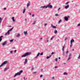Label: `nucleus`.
Wrapping results in <instances>:
<instances>
[{"label": "nucleus", "mask_w": 80, "mask_h": 80, "mask_svg": "<svg viewBox=\"0 0 80 80\" xmlns=\"http://www.w3.org/2000/svg\"><path fill=\"white\" fill-rule=\"evenodd\" d=\"M72 43H70V47H72Z\"/></svg>", "instance_id": "obj_38"}, {"label": "nucleus", "mask_w": 80, "mask_h": 80, "mask_svg": "<svg viewBox=\"0 0 80 80\" xmlns=\"http://www.w3.org/2000/svg\"><path fill=\"white\" fill-rule=\"evenodd\" d=\"M7 62H8V61H6L2 63L1 65V66L2 67L4 65H5Z\"/></svg>", "instance_id": "obj_7"}, {"label": "nucleus", "mask_w": 80, "mask_h": 80, "mask_svg": "<svg viewBox=\"0 0 80 80\" xmlns=\"http://www.w3.org/2000/svg\"><path fill=\"white\" fill-rule=\"evenodd\" d=\"M56 8V7H54V8Z\"/></svg>", "instance_id": "obj_64"}, {"label": "nucleus", "mask_w": 80, "mask_h": 80, "mask_svg": "<svg viewBox=\"0 0 80 80\" xmlns=\"http://www.w3.org/2000/svg\"><path fill=\"white\" fill-rule=\"evenodd\" d=\"M3 37V36H0V42L2 41V37Z\"/></svg>", "instance_id": "obj_16"}, {"label": "nucleus", "mask_w": 80, "mask_h": 80, "mask_svg": "<svg viewBox=\"0 0 80 80\" xmlns=\"http://www.w3.org/2000/svg\"><path fill=\"white\" fill-rule=\"evenodd\" d=\"M69 8V5H68L67 6H66L65 7V9H67V8Z\"/></svg>", "instance_id": "obj_12"}, {"label": "nucleus", "mask_w": 80, "mask_h": 80, "mask_svg": "<svg viewBox=\"0 0 80 80\" xmlns=\"http://www.w3.org/2000/svg\"><path fill=\"white\" fill-rule=\"evenodd\" d=\"M71 56H72V54H71V53H70L69 57H71Z\"/></svg>", "instance_id": "obj_32"}, {"label": "nucleus", "mask_w": 80, "mask_h": 80, "mask_svg": "<svg viewBox=\"0 0 80 80\" xmlns=\"http://www.w3.org/2000/svg\"><path fill=\"white\" fill-rule=\"evenodd\" d=\"M14 28L13 27H12V28L11 29L9 30L8 31V32L5 34V35H7V34H8V35H9L10 34V32H11V31H12V30H13V29Z\"/></svg>", "instance_id": "obj_4"}, {"label": "nucleus", "mask_w": 80, "mask_h": 80, "mask_svg": "<svg viewBox=\"0 0 80 80\" xmlns=\"http://www.w3.org/2000/svg\"><path fill=\"white\" fill-rule=\"evenodd\" d=\"M58 59H60V57H59V58H58Z\"/></svg>", "instance_id": "obj_59"}, {"label": "nucleus", "mask_w": 80, "mask_h": 80, "mask_svg": "<svg viewBox=\"0 0 80 80\" xmlns=\"http://www.w3.org/2000/svg\"><path fill=\"white\" fill-rule=\"evenodd\" d=\"M41 72H42V69H41Z\"/></svg>", "instance_id": "obj_63"}, {"label": "nucleus", "mask_w": 80, "mask_h": 80, "mask_svg": "<svg viewBox=\"0 0 80 80\" xmlns=\"http://www.w3.org/2000/svg\"><path fill=\"white\" fill-rule=\"evenodd\" d=\"M54 37H55V36H54L52 37V38H54Z\"/></svg>", "instance_id": "obj_48"}, {"label": "nucleus", "mask_w": 80, "mask_h": 80, "mask_svg": "<svg viewBox=\"0 0 80 80\" xmlns=\"http://www.w3.org/2000/svg\"><path fill=\"white\" fill-rule=\"evenodd\" d=\"M33 73H35V74L37 73V72H33Z\"/></svg>", "instance_id": "obj_43"}, {"label": "nucleus", "mask_w": 80, "mask_h": 80, "mask_svg": "<svg viewBox=\"0 0 80 80\" xmlns=\"http://www.w3.org/2000/svg\"><path fill=\"white\" fill-rule=\"evenodd\" d=\"M69 3V2H66V5H68V4Z\"/></svg>", "instance_id": "obj_36"}, {"label": "nucleus", "mask_w": 80, "mask_h": 80, "mask_svg": "<svg viewBox=\"0 0 80 80\" xmlns=\"http://www.w3.org/2000/svg\"><path fill=\"white\" fill-rule=\"evenodd\" d=\"M40 39H41V40H42V39H43V38H40Z\"/></svg>", "instance_id": "obj_56"}, {"label": "nucleus", "mask_w": 80, "mask_h": 80, "mask_svg": "<svg viewBox=\"0 0 80 80\" xmlns=\"http://www.w3.org/2000/svg\"><path fill=\"white\" fill-rule=\"evenodd\" d=\"M24 35H27V31H26V32L24 31Z\"/></svg>", "instance_id": "obj_21"}, {"label": "nucleus", "mask_w": 80, "mask_h": 80, "mask_svg": "<svg viewBox=\"0 0 80 80\" xmlns=\"http://www.w3.org/2000/svg\"><path fill=\"white\" fill-rule=\"evenodd\" d=\"M51 27L52 28H56V27L55 26H54L53 25V24H51Z\"/></svg>", "instance_id": "obj_17"}, {"label": "nucleus", "mask_w": 80, "mask_h": 80, "mask_svg": "<svg viewBox=\"0 0 80 80\" xmlns=\"http://www.w3.org/2000/svg\"><path fill=\"white\" fill-rule=\"evenodd\" d=\"M23 79L24 80H25V77H24V78H23Z\"/></svg>", "instance_id": "obj_50"}, {"label": "nucleus", "mask_w": 80, "mask_h": 80, "mask_svg": "<svg viewBox=\"0 0 80 80\" xmlns=\"http://www.w3.org/2000/svg\"><path fill=\"white\" fill-rule=\"evenodd\" d=\"M80 58V54H79V56L78 57V59H79V58Z\"/></svg>", "instance_id": "obj_34"}, {"label": "nucleus", "mask_w": 80, "mask_h": 80, "mask_svg": "<svg viewBox=\"0 0 80 80\" xmlns=\"http://www.w3.org/2000/svg\"><path fill=\"white\" fill-rule=\"evenodd\" d=\"M14 18H15L14 17H12V20L13 22H14L15 21V19H14Z\"/></svg>", "instance_id": "obj_19"}, {"label": "nucleus", "mask_w": 80, "mask_h": 80, "mask_svg": "<svg viewBox=\"0 0 80 80\" xmlns=\"http://www.w3.org/2000/svg\"><path fill=\"white\" fill-rule=\"evenodd\" d=\"M48 39H49V38H47V42H48V41H49Z\"/></svg>", "instance_id": "obj_31"}, {"label": "nucleus", "mask_w": 80, "mask_h": 80, "mask_svg": "<svg viewBox=\"0 0 80 80\" xmlns=\"http://www.w3.org/2000/svg\"><path fill=\"white\" fill-rule=\"evenodd\" d=\"M51 40H53V38H51Z\"/></svg>", "instance_id": "obj_55"}, {"label": "nucleus", "mask_w": 80, "mask_h": 80, "mask_svg": "<svg viewBox=\"0 0 80 80\" xmlns=\"http://www.w3.org/2000/svg\"><path fill=\"white\" fill-rule=\"evenodd\" d=\"M30 2L28 1V2L27 4V7H29V6H30Z\"/></svg>", "instance_id": "obj_10"}, {"label": "nucleus", "mask_w": 80, "mask_h": 80, "mask_svg": "<svg viewBox=\"0 0 80 80\" xmlns=\"http://www.w3.org/2000/svg\"><path fill=\"white\" fill-rule=\"evenodd\" d=\"M27 63V59H26L24 63V64H25L26 63Z\"/></svg>", "instance_id": "obj_20"}, {"label": "nucleus", "mask_w": 80, "mask_h": 80, "mask_svg": "<svg viewBox=\"0 0 80 80\" xmlns=\"http://www.w3.org/2000/svg\"><path fill=\"white\" fill-rule=\"evenodd\" d=\"M68 51H67L66 52V53H68Z\"/></svg>", "instance_id": "obj_51"}, {"label": "nucleus", "mask_w": 80, "mask_h": 80, "mask_svg": "<svg viewBox=\"0 0 80 80\" xmlns=\"http://www.w3.org/2000/svg\"><path fill=\"white\" fill-rule=\"evenodd\" d=\"M55 16H56V17H58V14H55Z\"/></svg>", "instance_id": "obj_35"}, {"label": "nucleus", "mask_w": 80, "mask_h": 80, "mask_svg": "<svg viewBox=\"0 0 80 80\" xmlns=\"http://www.w3.org/2000/svg\"><path fill=\"white\" fill-rule=\"evenodd\" d=\"M23 72V70H21L19 72H18L17 73H15V75L14 76V77H15L17 75H20L21 73Z\"/></svg>", "instance_id": "obj_2"}, {"label": "nucleus", "mask_w": 80, "mask_h": 80, "mask_svg": "<svg viewBox=\"0 0 80 80\" xmlns=\"http://www.w3.org/2000/svg\"><path fill=\"white\" fill-rule=\"evenodd\" d=\"M9 27H11V26H9Z\"/></svg>", "instance_id": "obj_62"}, {"label": "nucleus", "mask_w": 80, "mask_h": 80, "mask_svg": "<svg viewBox=\"0 0 80 80\" xmlns=\"http://www.w3.org/2000/svg\"><path fill=\"white\" fill-rule=\"evenodd\" d=\"M55 68H57V67L56 66V67H55Z\"/></svg>", "instance_id": "obj_54"}, {"label": "nucleus", "mask_w": 80, "mask_h": 80, "mask_svg": "<svg viewBox=\"0 0 80 80\" xmlns=\"http://www.w3.org/2000/svg\"><path fill=\"white\" fill-rule=\"evenodd\" d=\"M17 52V50H15L14 51V53H16V52Z\"/></svg>", "instance_id": "obj_49"}, {"label": "nucleus", "mask_w": 80, "mask_h": 80, "mask_svg": "<svg viewBox=\"0 0 80 80\" xmlns=\"http://www.w3.org/2000/svg\"><path fill=\"white\" fill-rule=\"evenodd\" d=\"M2 20H3V19H2V18H0V24L1 23H2Z\"/></svg>", "instance_id": "obj_18"}, {"label": "nucleus", "mask_w": 80, "mask_h": 80, "mask_svg": "<svg viewBox=\"0 0 80 80\" xmlns=\"http://www.w3.org/2000/svg\"><path fill=\"white\" fill-rule=\"evenodd\" d=\"M43 53L42 52L41 53H40V52L38 53L37 56L36 57H35V58H37V57H39V55H43Z\"/></svg>", "instance_id": "obj_6"}, {"label": "nucleus", "mask_w": 80, "mask_h": 80, "mask_svg": "<svg viewBox=\"0 0 80 80\" xmlns=\"http://www.w3.org/2000/svg\"><path fill=\"white\" fill-rule=\"evenodd\" d=\"M12 52H13V51H11L10 52V53H12Z\"/></svg>", "instance_id": "obj_42"}, {"label": "nucleus", "mask_w": 80, "mask_h": 80, "mask_svg": "<svg viewBox=\"0 0 80 80\" xmlns=\"http://www.w3.org/2000/svg\"><path fill=\"white\" fill-rule=\"evenodd\" d=\"M30 54V52H27L26 53H25L24 54H23L22 55L21 57H25L26 56H28V55H29Z\"/></svg>", "instance_id": "obj_3"}, {"label": "nucleus", "mask_w": 80, "mask_h": 80, "mask_svg": "<svg viewBox=\"0 0 80 80\" xmlns=\"http://www.w3.org/2000/svg\"><path fill=\"white\" fill-rule=\"evenodd\" d=\"M31 70H34L33 67H32V68Z\"/></svg>", "instance_id": "obj_41"}, {"label": "nucleus", "mask_w": 80, "mask_h": 80, "mask_svg": "<svg viewBox=\"0 0 80 80\" xmlns=\"http://www.w3.org/2000/svg\"><path fill=\"white\" fill-rule=\"evenodd\" d=\"M51 57H52V55H50L49 56H47V57H46V59H48V58H51Z\"/></svg>", "instance_id": "obj_14"}, {"label": "nucleus", "mask_w": 80, "mask_h": 80, "mask_svg": "<svg viewBox=\"0 0 80 80\" xmlns=\"http://www.w3.org/2000/svg\"><path fill=\"white\" fill-rule=\"evenodd\" d=\"M53 79H54V77H52V80H53Z\"/></svg>", "instance_id": "obj_52"}, {"label": "nucleus", "mask_w": 80, "mask_h": 80, "mask_svg": "<svg viewBox=\"0 0 80 80\" xmlns=\"http://www.w3.org/2000/svg\"><path fill=\"white\" fill-rule=\"evenodd\" d=\"M25 20H26V22H27V19H25Z\"/></svg>", "instance_id": "obj_57"}, {"label": "nucleus", "mask_w": 80, "mask_h": 80, "mask_svg": "<svg viewBox=\"0 0 80 80\" xmlns=\"http://www.w3.org/2000/svg\"><path fill=\"white\" fill-rule=\"evenodd\" d=\"M58 59H57V58H56L55 59V62H57L58 60Z\"/></svg>", "instance_id": "obj_33"}, {"label": "nucleus", "mask_w": 80, "mask_h": 80, "mask_svg": "<svg viewBox=\"0 0 80 80\" xmlns=\"http://www.w3.org/2000/svg\"><path fill=\"white\" fill-rule=\"evenodd\" d=\"M20 34H18V35H16V37H20Z\"/></svg>", "instance_id": "obj_26"}, {"label": "nucleus", "mask_w": 80, "mask_h": 80, "mask_svg": "<svg viewBox=\"0 0 80 80\" xmlns=\"http://www.w3.org/2000/svg\"><path fill=\"white\" fill-rule=\"evenodd\" d=\"M64 75H68V73L66 72H64V73H63Z\"/></svg>", "instance_id": "obj_24"}, {"label": "nucleus", "mask_w": 80, "mask_h": 80, "mask_svg": "<svg viewBox=\"0 0 80 80\" xmlns=\"http://www.w3.org/2000/svg\"><path fill=\"white\" fill-rule=\"evenodd\" d=\"M64 19L65 21H68V18L66 16L64 18Z\"/></svg>", "instance_id": "obj_8"}, {"label": "nucleus", "mask_w": 80, "mask_h": 80, "mask_svg": "<svg viewBox=\"0 0 80 80\" xmlns=\"http://www.w3.org/2000/svg\"><path fill=\"white\" fill-rule=\"evenodd\" d=\"M36 22L35 21H34V22L33 23V25H35V22Z\"/></svg>", "instance_id": "obj_39"}, {"label": "nucleus", "mask_w": 80, "mask_h": 80, "mask_svg": "<svg viewBox=\"0 0 80 80\" xmlns=\"http://www.w3.org/2000/svg\"><path fill=\"white\" fill-rule=\"evenodd\" d=\"M67 38H65V40H67Z\"/></svg>", "instance_id": "obj_44"}, {"label": "nucleus", "mask_w": 80, "mask_h": 80, "mask_svg": "<svg viewBox=\"0 0 80 80\" xmlns=\"http://www.w3.org/2000/svg\"><path fill=\"white\" fill-rule=\"evenodd\" d=\"M13 39H12L10 40V42H13Z\"/></svg>", "instance_id": "obj_29"}, {"label": "nucleus", "mask_w": 80, "mask_h": 80, "mask_svg": "<svg viewBox=\"0 0 80 80\" xmlns=\"http://www.w3.org/2000/svg\"><path fill=\"white\" fill-rule=\"evenodd\" d=\"M52 55H53V54H55V52H52L51 54Z\"/></svg>", "instance_id": "obj_28"}, {"label": "nucleus", "mask_w": 80, "mask_h": 80, "mask_svg": "<svg viewBox=\"0 0 80 80\" xmlns=\"http://www.w3.org/2000/svg\"><path fill=\"white\" fill-rule=\"evenodd\" d=\"M52 8V6L51 5V3H49L46 6V8Z\"/></svg>", "instance_id": "obj_5"}, {"label": "nucleus", "mask_w": 80, "mask_h": 80, "mask_svg": "<svg viewBox=\"0 0 80 80\" xmlns=\"http://www.w3.org/2000/svg\"><path fill=\"white\" fill-rule=\"evenodd\" d=\"M9 68L8 67V68H5L4 69V70L5 72V71L7 70H8V69H9Z\"/></svg>", "instance_id": "obj_13"}, {"label": "nucleus", "mask_w": 80, "mask_h": 80, "mask_svg": "<svg viewBox=\"0 0 80 80\" xmlns=\"http://www.w3.org/2000/svg\"><path fill=\"white\" fill-rule=\"evenodd\" d=\"M6 8H4V10H6Z\"/></svg>", "instance_id": "obj_53"}, {"label": "nucleus", "mask_w": 80, "mask_h": 80, "mask_svg": "<svg viewBox=\"0 0 80 80\" xmlns=\"http://www.w3.org/2000/svg\"><path fill=\"white\" fill-rule=\"evenodd\" d=\"M29 13L30 15H31V13Z\"/></svg>", "instance_id": "obj_58"}, {"label": "nucleus", "mask_w": 80, "mask_h": 80, "mask_svg": "<svg viewBox=\"0 0 80 80\" xmlns=\"http://www.w3.org/2000/svg\"><path fill=\"white\" fill-rule=\"evenodd\" d=\"M47 25V23H45L44 24V26H46Z\"/></svg>", "instance_id": "obj_46"}, {"label": "nucleus", "mask_w": 80, "mask_h": 80, "mask_svg": "<svg viewBox=\"0 0 80 80\" xmlns=\"http://www.w3.org/2000/svg\"><path fill=\"white\" fill-rule=\"evenodd\" d=\"M61 8H58V11H59V10H60Z\"/></svg>", "instance_id": "obj_37"}, {"label": "nucleus", "mask_w": 80, "mask_h": 80, "mask_svg": "<svg viewBox=\"0 0 80 80\" xmlns=\"http://www.w3.org/2000/svg\"><path fill=\"white\" fill-rule=\"evenodd\" d=\"M64 48H65V44L63 45L62 48V50H64Z\"/></svg>", "instance_id": "obj_25"}, {"label": "nucleus", "mask_w": 80, "mask_h": 80, "mask_svg": "<svg viewBox=\"0 0 80 80\" xmlns=\"http://www.w3.org/2000/svg\"><path fill=\"white\" fill-rule=\"evenodd\" d=\"M71 58V57H69L68 58V60H69Z\"/></svg>", "instance_id": "obj_30"}, {"label": "nucleus", "mask_w": 80, "mask_h": 80, "mask_svg": "<svg viewBox=\"0 0 80 80\" xmlns=\"http://www.w3.org/2000/svg\"><path fill=\"white\" fill-rule=\"evenodd\" d=\"M34 14H33L32 15V17H34Z\"/></svg>", "instance_id": "obj_47"}, {"label": "nucleus", "mask_w": 80, "mask_h": 80, "mask_svg": "<svg viewBox=\"0 0 80 80\" xmlns=\"http://www.w3.org/2000/svg\"><path fill=\"white\" fill-rule=\"evenodd\" d=\"M6 44H7V41H5L2 43V46H4L5 45H6Z\"/></svg>", "instance_id": "obj_9"}, {"label": "nucleus", "mask_w": 80, "mask_h": 80, "mask_svg": "<svg viewBox=\"0 0 80 80\" xmlns=\"http://www.w3.org/2000/svg\"><path fill=\"white\" fill-rule=\"evenodd\" d=\"M23 72V70H21L19 72H18L17 73H15V75L14 76V77H15L17 75H20L21 73Z\"/></svg>", "instance_id": "obj_1"}, {"label": "nucleus", "mask_w": 80, "mask_h": 80, "mask_svg": "<svg viewBox=\"0 0 80 80\" xmlns=\"http://www.w3.org/2000/svg\"><path fill=\"white\" fill-rule=\"evenodd\" d=\"M54 33L55 34H56V33H57V30H55L54 31Z\"/></svg>", "instance_id": "obj_23"}, {"label": "nucleus", "mask_w": 80, "mask_h": 80, "mask_svg": "<svg viewBox=\"0 0 80 80\" xmlns=\"http://www.w3.org/2000/svg\"><path fill=\"white\" fill-rule=\"evenodd\" d=\"M63 55H64L65 54L64 53V52H63Z\"/></svg>", "instance_id": "obj_61"}, {"label": "nucleus", "mask_w": 80, "mask_h": 80, "mask_svg": "<svg viewBox=\"0 0 80 80\" xmlns=\"http://www.w3.org/2000/svg\"><path fill=\"white\" fill-rule=\"evenodd\" d=\"M78 26H80V23H79V24L78 25Z\"/></svg>", "instance_id": "obj_45"}, {"label": "nucleus", "mask_w": 80, "mask_h": 80, "mask_svg": "<svg viewBox=\"0 0 80 80\" xmlns=\"http://www.w3.org/2000/svg\"><path fill=\"white\" fill-rule=\"evenodd\" d=\"M74 42V39H72L71 40V42H70V43H72V44L73 42Z\"/></svg>", "instance_id": "obj_11"}, {"label": "nucleus", "mask_w": 80, "mask_h": 80, "mask_svg": "<svg viewBox=\"0 0 80 80\" xmlns=\"http://www.w3.org/2000/svg\"><path fill=\"white\" fill-rule=\"evenodd\" d=\"M25 11H26V9H24L23 11V13H24L25 12Z\"/></svg>", "instance_id": "obj_22"}, {"label": "nucleus", "mask_w": 80, "mask_h": 80, "mask_svg": "<svg viewBox=\"0 0 80 80\" xmlns=\"http://www.w3.org/2000/svg\"><path fill=\"white\" fill-rule=\"evenodd\" d=\"M1 67H2V66L1 65L0 66V68Z\"/></svg>", "instance_id": "obj_60"}, {"label": "nucleus", "mask_w": 80, "mask_h": 80, "mask_svg": "<svg viewBox=\"0 0 80 80\" xmlns=\"http://www.w3.org/2000/svg\"><path fill=\"white\" fill-rule=\"evenodd\" d=\"M42 77H43V75H42V74H41L40 76V77L41 78Z\"/></svg>", "instance_id": "obj_40"}, {"label": "nucleus", "mask_w": 80, "mask_h": 80, "mask_svg": "<svg viewBox=\"0 0 80 80\" xmlns=\"http://www.w3.org/2000/svg\"><path fill=\"white\" fill-rule=\"evenodd\" d=\"M61 22H62V19L60 20L58 22V23H60Z\"/></svg>", "instance_id": "obj_27"}, {"label": "nucleus", "mask_w": 80, "mask_h": 80, "mask_svg": "<svg viewBox=\"0 0 80 80\" xmlns=\"http://www.w3.org/2000/svg\"><path fill=\"white\" fill-rule=\"evenodd\" d=\"M40 8H47V6H41V7Z\"/></svg>", "instance_id": "obj_15"}]
</instances>
